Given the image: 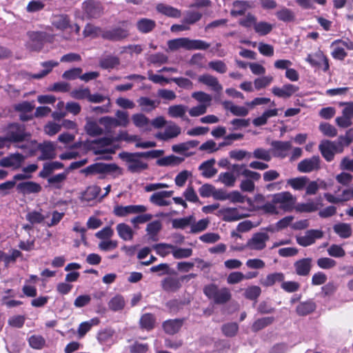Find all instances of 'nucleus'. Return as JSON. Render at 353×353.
<instances>
[{
  "label": "nucleus",
  "mask_w": 353,
  "mask_h": 353,
  "mask_svg": "<svg viewBox=\"0 0 353 353\" xmlns=\"http://www.w3.org/2000/svg\"><path fill=\"white\" fill-rule=\"evenodd\" d=\"M6 139L7 141L17 143V147L20 149H26L36 143L31 140V134L27 132L25 125L12 123L6 128Z\"/></svg>",
  "instance_id": "obj_1"
},
{
  "label": "nucleus",
  "mask_w": 353,
  "mask_h": 353,
  "mask_svg": "<svg viewBox=\"0 0 353 353\" xmlns=\"http://www.w3.org/2000/svg\"><path fill=\"white\" fill-rule=\"evenodd\" d=\"M232 170L236 173L237 176L242 175L246 178L240 184L241 190L243 192H252L255 188L253 181H259L261 179V174L248 169L243 164L232 165Z\"/></svg>",
  "instance_id": "obj_2"
},
{
  "label": "nucleus",
  "mask_w": 353,
  "mask_h": 353,
  "mask_svg": "<svg viewBox=\"0 0 353 353\" xmlns=\"http://www.w3.org/2000/svg\"><path fill=\"white\" fill-rule=\"evenodd\" d=\"M204 294L216 304H224L228 302L232 297L229 288L223 287L219 288L214 283L208 284L203 288Z\"/></svg>",
  "instance_id": "obj_3"
},
{
  "label": "nucleus",
  "mask_w": 353,
  "mask_h": 353,
  "mask_svg": "<svg viewBox=\"0 0 353 353\" xmlns=\"http://www.w3.org/2000/svg\"><path fill=\"white\" fill-rule=\"evenodd\" d=\"M92 143L97 145L93 147L95 154L102 155L100 157L102 159L110 160L112 159L111 154L115 152V149L112 145V139L108 137L101 138L94 141Z\"/></svg>",
  "instance_id": "obj_4"
},
{
  "label": "nucleus",
  "mask_w": 353,
  "mask_h": 353,
  "mask_svg": "<svg viewBox=\"0 0 353 353\" xmlns=\"http://www.w3.org/2000/svg\"><path fill=\"white\" fill-rule=\"evenodd\" d=\"M274 203L278 206L279 210L290 212L296 203V199L290 192H281L272 195Z\"/></svg>",
  "instance_id": "obj_5"
},
{
  "label": "nucleus",
  "mask_w": 353,
  "mask_h": 353,
  "mask_svg": "<svg viewBox=\"0 0 353 353\" xmlns=\"http://www.w3.org/2000/svg\"><path fill=\"white\" fill-rule=\"evenodd\" d=\"M319 148L322 156L327 161H331L334 154L342 152L343 149L341 143L328 140L322 141Z\"/></svg>",
  "instance_id": "obj_6"
},
{
  "label": "nucleus",
  "mask_w": 353,
  "mask_h": 353,
  "mask_svg": "<svg viewBox=\"0 0 353 353\" xmlns=\"http://www.w3.org/2000/svg\"><path fill=\"white\" fill-rule=\"evenodd\" d=\"M141 152L124 153L123 158L128 163V170L132 172H140L148 168V163L143 161Z\"/></svg>",
  "instance_id": "obj_7"
},
{
  "label": "nucleus",
  "mask_w": 353,
  "mask_h": 353,
  "mask_svg": "<svg viewBox=\"0 0 353 353\" xmlns=\"http://www.w3.org/2000/svg\"><path fill=\"white\" fill-rule=\"evenodd\" d=\"M25 160L26 156L21 153H10L0 159V166L17 170L21 168Z\"/></svg>",
  "instance_id": "obj_8"
},
{
  "label": "nucleus",
  "mask_w": 353,
  "mask_h": 353,
  "mask_svg": "<svg viewBox=\"0 0 353 353\" xmlns=\"http://www.w3.org/2000/svg\"><path fill=\"white\" fill-rule=\"evenodd\" d=\"M147 210V207L143 205H129L125 206L117 205L114 207L113 213L117 216L125 217L130 214L145 212Z\"/></svg>",
  "instance_id": "obj_9"
},
{
  "label": "nucleus",
  "mask_w": 353,
  "mask_h": 353,
  "mask_svg": "<svg viewBox=\"0 0 353 353\" xmlns=\"http://www.w3.org/2000/svg\"><path fill=\"white\" fill-rule=\"evenodd\" d=\"M82 9L85 17L97 18L103 13V6L100 1L96 0H87L82 3Z\"/></svg>",
  "instance_id": "obj_10"
},
{
  "label": "nucleus",
  "mask_w": 353,
  "mask_h": 353,
  "mask_svg": "<svg viewBox=\"0 0 353 353\" xmlns=\"http://www.w3.org/2000/svg\"><path fill=\"white\" fill-rule=\"evenodd\" d=\"M129 30L125 28L117 27L103 31L101 37L112 41H120L128 37Z\"/></svg>",
  "instance_id": "obj_11"
},
{
  "label": "nucleus",
  "mask_w": 353,
  "mask_h": 353,
  "mask_svg": "<svg viewBox=\"0 0 353 353\" xmlns=\"http://www.w3.org/2000/svg\"><path fill=\"white\" fill-rule=\"evenodd\" d=\"M323 232L320 230H309L305 232V235L296 236V240L299 245L307 247L314 244L316 239L323 237Z\"/></svg>",
  "instance_id": "obj_12"
},
{
  "label": "nucleus",
  "mask_w": 353,
  "mask_h": 353,
  "mask_svg": "<svg viewBox=\"0 0 353 353\" xmlns=\"http://www.w3.org/2000/svg\"><path fill=\"white\" fill-rule=\"evenodd\" d=\"M345 105L342 115L336 118V124L343 128L350 127L352 124L353 119V102L345 103Z\"/></svg>",
  "instance_id": "obj_13"
},
{
  "label": "nucleus",
  "mask_w": 353,
  "mask_h": 353,
  "mask_svg": "<svg viewBox=\"0 0 353 353\" xmlns=\"http://www.w3.org/2000/svg\"><path fill=\"white\" fill-rule=\"evenodd\" d=\"M320 168V157L313 156L311 158L301 161L297 165V170L302 173H309Z\"/></svg>",
  "instance_id": "obj_14"
},
{
  "label": "nucleus",
  "mask_w": 353,
  "mask_h": 353,
  "mask_svg": "<svg viewBox=\"0 0 353 353\" xmlns=\"http://www.w3.org/2000/svg\"><path fill=\"white\" fill-rule=\"evenodd\" d=\"M50 21L53 27L62 32L72 28L70 17L66 14H54Z\"/></svg>",
  "instance_id": "obj_15"
},
{
  "label": "nucleus",
  "mask_w": 353,
  "mask_h": 353,
  "mask_svg": "<svg viewBox=\"0 0 353 353\" xmlns=\"http://www.w3.org/2000/svg\"><path fill=\"white\" fill-rule=\"evenodd\" d=\"M269 235L265 232L254 234L248 241V247L254 250H261L266 246V242L269 240Z\"/></svg>",
  "instance_id": "obj_16"
},
{
  "label": "nucleus",
  "mask_w": 353,
  "mask_h": 353,
  "mask_svg": "<svg viewBox=\"0 0 353 353\" xmlns=\"http://www.w3.org/2000/svg\"><path fill=\"white\" fill-rule=\"evenodd\" d=\"M305 61L312 66L320 67L323 65V70L324 71H327L329 70L330 66L328 59L321 50H319L314 54H308Z\"/></svg>",
  "instance_id": "obj_17"
},
{
  "label": "nucleus",
  "mask_w": 353,
  "mask_h": 353,
  "mask_svg": "<svg viewBox=\"0 0 353 353\" xmlns=\"http://www.w3.org/2000/svg\"><path fill=\"white\" fill-rule=\"evenodd\" d=\"M174 192L172 190L157 192L150 196V201L157 206H168L172 203V202L170 200H168L167 199L172 196Z\"/></svg>",
  "instance_id": "obj_18"
},
{
  "label": "nucleus",
  "mask_w": 353,
  "mask_h": 353,
  "mask_svg": "<svg viewBox=\"0 0 353 353\" xmlns=\"http://www.w3.org/2000/svg\"><path fill=\"white\" fill-rule=\"evenodd\" d=\"M219 214L225 221H235L247 216V214L240 212V208H225L221 209Z\"/></svg>",
  "instance_id": "obj_19"
},
{
  "label": "nucleus",
  "mask_w": 353,
  "mask_h": 353,
  "mask_svg": "<svg viewBox=\"0 0 353 353\" xmlns=\"http://www.w3.org/2000/svg\"><path fill=\"white\" fill-rule=\"evenodd\" d=\"M299 90V87L290 83L284 84L281 88L274 86L272 88V92L280 98L288 99L291 97Z\"/></svg>",
  "instance_id": "obj_20"
},
{
  "label": "nucleus",
  "mask_w": 353,
  "mask_h": 353,
  "mask_svg": "<svg viewBox=\"0 0 353 353\" xmlns=\"http://www.w3.org/2000/svg\"><path fill=\"white\" fill-rule=\"evenodd\" d=\"M42 188L40 184L34 181H25L17 185V190L19 193L23 195L30 194H37L41 191Z\"/></svg>",
  "instance_id": "obj_21"
},
{
  "label": "nucleus",
  "mask_w": 353,
  "mask_h": 353,
  "mask_svg": "<svg viewBox=\"0 0 353 353\" xmlns=\"http://www.w3.org/2000/svg\"><path fill=\"white\" fill-rule=\"evenodd\" d=\"M273 152L275 157L285 158L288 155V151L292 148L290 141H274L272 142Z\"/></svg>",
  "instance_id": "obj_22"
},
{
  "label": "nucleus",
  "mask_w": 353,
  "mask_h": 353,
  "mask_svg": "<svg viewBox=\"0 0 353 353\" xmlns=\"http://www.w3.org/2000/svg\"><path fill=\"white\" fill-rule=\"evenodd\" d=\"M181 132V128L176 124L172 123L168 125L163 132L156 134L155 137L162 141H168L178 137Z\"/></svg>",
  "instance_id": "obj_23"
},
{
  "label": "nucleus",
  "mask_w": 353,
  "mask_h": 353,
  "mask_svg": "<svg viewBox=\"0 0 353 353\" xmlns=\"http://www.w3.org/2000/svg\"><path fill=\"white\" fill-rule=\"evenodd\" d=\"M116 168L114 164L97 163L88 166L83 170V172L86 174L105 173L114 170Z\"/></svg>",
  "instance_id": "obj_24"
},
{
  "label": "nucleus",
  "mask_w": 353,
  "mask_h": 353,
  "mask_svg": "<svg viewBox=\"0 0 353 353\" xmlns=\"http://www.w3.org/2000/svg\"><path fill=\"white\" fill-rule=\"evenodd\" d=\"M312 262L311 258H304L296 261L294 263L296 274L302 276L308 275L312 269Z\"/></svg>",
  "instance_id": "obj_25"
},
{
  "label": "nucleus",
  "mask_w": 353,
  "mask_h": 353,
  "mask_svg": "<svg viewBox=\"0 0 353 353\" xmlns=\"http://www.w3.org/2000/svg\"><path fill=\"white\" fill-rule=\"evenodd\" d=\"M198 81L199 83L210 87L214 92H219L223 90V86L219 82L218 79L210 74L200 75Z\"/></svg>",
  "instance_id": "obj_26"
},
{
  "label": "nucleus",
  "mask_w": 353,
  "mask_h": 353,
  "mask_svg": "<svg viewBox=\"0 0 353 353\" xmlns=\"http://www.w3.org/2000/svg\"><path fill=\"white\" fill-rule=\"evenodd\" d=\"M183 323V319H170L164 321L162 324V327L166 334L173 335L179 331Z\"/></svg>",
  "instance_id": "obj_27"
},
{
  "label": "nucleus",
  "mask_w": 353,
  "mask_h": 353,
  "mask_svg": "<svg viewBox=\"0 0 353 353\" xmlns=\"http://www.w3.org/2000/svg\"><path fill=\"white\" fill-rule=\"evenodd\" d=\"M156 21L148 19L141 18L137 20L136 23V28L137 30L142 34H148L151 32L156 27Z\"/></svg>",
  "instance_id": "obj_28"
},
{
  "label": "nucleus",
  "mask_w": 353,
  "mask_h": 353,
  "mask_svg": "<svg viewBox=\"0 0 353 353\" xmlns=\"http://www.w3.org/2000/svg\"><path fill=\"white\" fill-rule=\"evenodd\" d=\"M116 230L118 236L123 241H132L134 238V232L132 228L125 223L117 225Z\"/></svg>",
  "instance_id": "obj_29"
},
{
  "label": "nucleus",
  "mask_w": 353,
  "mask_h": 353,
  "mask_svg": "<svg viewBox=\"0 0 353 353\" xmlns=\"http://www.w3.org/2000/svg\"><path fill=\"white\" fill-rule=\"evenodd\" d=\"M327 188V183L321 179L316 181H310L308 179L307 185L305 187V194L314 195L316 194L319 189L326 190Z\"/></svg>",
  "instance_id": "obj_30"
},
{
  "label": "nucleus",
  "mask_w": 353,
  "mask_h": 353,
  "mask_svg": "<svg viewBox=\"0 0 353 353\" xmlns=\"http://www.w3.org/2000/svg\"><path fill=\"white\" fill-rule=\"evenodd\" d=\"M316 308V303L312 300L301 302L296 307L299 316H306L312 313Z\"/></svg>",
  "instance_id": "obj_31"
},
{
  "label": "nucleus",
  "mask_w": 353,
  "mask_h": 353,
  "mask_svg": "<svg viewBox=\"0 0 353 353\" xmlns=\"http://www.w3.org/2000/svg\"><path fill=\"white\" fill-rule=\"evenodd\" d=\"M222 104L225 110H230V112L235 116L245 117L249 113V110L247 108L236 105L230 101H225Z\"/></svg>",
  "instance_id": "obj_32"
},
{
  "label": "nucleus",
  "mask_w": 353,
  "mask_h": 353,
  "mask_svg": "<svg viewBox=\"0 0 353 353\" xmlns=\"http://www.w3.org/2000/svg\"><path fill=\"white\" fill-rule=\"evenodd\" d=\"M250 8H252V6L248 1H235L232 3L230 14L234 17L242 16Z\"/></svg>",
  "instance_id": "obj_33"
},
{
  "label": "nucleus",
  "mask_w": 353,
  "mask_h": 353,
  "mask_svg": "<svg viewBox=\"0 0 353 353\" xmlns=\"http://www.w3.org/2000/svg\"><path fill=\"white\" fill-rule=\"evenodd\" d=\"M214 163L215 160L212 159L200 165L199 169L202 172V175L204 177L212 178L216 174L217 170L214 167Z\"/></svg>",
  "instance_id": "obj_34"
},
{
  "label": "nucleus",
  "mask_w": 353,
  "mask_h": 353,
  "mask_svg": "<svg viewBox=\"0 0 353 353\" xmlns=\"http://www.w3.org/2000/svg\"><path fill=\"white\" fill-rule=\"evenodd\" d=\"M277 19L284 23H292L296 20L295 13L290 9L282 7L275 13Z\"/></svg>",
  "instance_id": "obj_35"
},
{
  "label": "nucleus",
  "mask_w": 353,
  "mask_h": 353,
  "mask_svg": "<svg viewBox=\"0 0 353 353\" xmlns=\"http://www.w3.org/2000/svg\"><path fill=\"white\" fill-rule=\"evenodd\" d=\"M30 41L28 43L29 49L33 51H39L43 47V35L40 32H32L30 34Z\"/></svg>",
  "instance_id": "obj_36"
},
{
  "label": "nucleus",
  "mask_w": 353,
  "mask_h": 353,
  "mask_svg": "<svg viewBox=\"0 0 353 353\" xmlns=\"http://www.w3.org/2000/svg\"><path fill=\"white\" fill-rule=\"evenodd\" d=\"M41 65L44 68L41 72L30 74L31 78L40 79L48 75L54 68L59 65V62L55 61H48L41 63Z\"/></svg>",
  "instance_id": "obj_37"
},
{
  "label": "nucleus",
  "mask_w": 353,
  "mask_h": 353,
  "mask_svg": "<svg viewBox=\"0 0 353 353\" xmlns=\"http://www.w3.org/2000/svg\"><path fill=\"white\" fill-rule=\"evenodd\" d=\"M285 279V275L282 272H274L267 275L265 279H261L260 283L265 287H270L277 282H281Z\"/></svg>",
  "instance_id": "obj_38"
},
{
  "label": "nucleus",
  "mask_w": 353,
  "mask_h": 353,
  "mask_svg": "<svg viewBox=\"0 0 353 353\" xmlns=\"http://www.w3.org/2000/svg\"><path fill=\"white\" fill-rule=\"evenodd\" d=\"M68 172L65 171L52 176L48 179V183L50 185L55 189H61L63 186L64 182L67 179Z\"/></svg>",
  "instance_id": "obj_39"
},
{
  "label": "nucleus",
  "mask_w": 353,
  "mask_h": 353,
  "mask_svg": "<svg viewBox=\"0 0 353 353\" xmlns=\"http://www.w3.org/2000/svg\"><path fill=\"white\" fill-rule=\"evenodd\" d=\"M100 191V187L95 185H90L82 193L81 199L88 202L94 201L99 196Z\"/></svg>",
  "instance_id": "obj_40"
},
{
  "label": "nucleus",
  "mask_w": 353,
  "mask_h": 353,
  "mask_svg": "<svg viewBox=\"0 0 353 353\" xmlns=\"http://www.w3.org/2000/svg\"><path fill=\"white\" fill-rule=\"evenodd\" d=\"M63 168V164L58 161L48 162L43 164L39 176L42 178H47L52 172Z\"/></svg>",
  "instance_id": "obj_41"
},
{
  "label": "nucleus",
  "mask_w": 353,
  "mask_h": 353,
  "mask_svg": "<svg viewBox=\"0 0 353 353\" xmlns=\"http://www.w3.org/2000/svg\"><path fill=\"white\" fill-rule=\"evenodd\" d=\"M232 169V166L231 167ZM236 173L232 170V172H221L219 175L218 180L228 187H233L236 181Z\"/></svg>",
  "instance_id": "obj_42"
},
{
  "label": "nucleus",
  "mask_w": 353,
  "mask_h": 353,
  "mask_svg": "<svg viewBox=\"0 0 353 353\" xmlns=\"http://www.w3.org/2000/svg\"><path fill=\"white\" fill-rule=\"evenodd\" d=\"M333 230L336 234L343 239L349 238L352 235V228L349 223H336L333 226Z\"/></svg>",
  "instance_id": "obj_43"
},
{
  "label": "nucleus",
  "mask_w": 353,
  "mask_h": 353,
  "mask_svg": "<svg viewBox=\"0 0 353 353\" xmlns=\"http://www.w3.org/2000/svg\"><path fill=\"white\" fill-rule=\"evenodd\" d=\"M41 155L39 157L41 160L51 159L55 157V148L53 143L45 142L40 148Z\"/></svg>",
  "instance_id": "obj_44"
},
{
  "label": "nucleus",
  "mask_w": 353,
  "mask_h": 353,
  "mask_svg": "<svg viewBox=\"0 0 353 353\" xmlns=\"http://www.w3.org/2000/svg\"><path fill=\"white\" fill-rule=\"evenodd\" d=\"M195 221V218L193 215H190L186 217L174 219L172 220V226L175 229L183 230L188 226H190L192 223Z\"/></svg>",
  "instance_id": "obj_45"
},
{
  "label": "nucleus",
  "mask_w": 353,
  "mask_h": 353,
  "mask_svg": "<svg viewBox=\"0 0 353 353\" xmlns=\"http://www.w3.org/2000/svg\"><path fill=\"white\" fill-rule=\"evenodd\" d=\"M132 120L136 127L143 128L145 130H150V121L149 119L143 114H135L132 117Z\"/></svg>",
  "instance_id": "obj_46"
},
{
  "label": "nucleus",
  "mask_w": 353,
  "mask_h": 353,
  "mask_svg": "<svg viewBox=\"0 0 353 353\" xmlns=\"http://www.w3.org/2000/svg\"><path fill=\"white\" fill-rule=\"evenodd\" d=\"M157 10L159 12L170 17L179 18L181 16L180 10L168 5L158 4Z\"/></svg>",
  "instance_id": "obj_47"
},
{
  "label": "nucleus",
  "mask_w": 353,
  "mask_h": 353,
  "mask_svg": "<svg viewBox=\"0 0 353 353\" xmlns=\"http://www.w3.org/2000/svg\"><path fill=\"white\" fill-rule=\"evenodd\" d=\"M161 286L165 291L175 292L181 288V283L178 279L168 277L162 281Z\"/></svg>",
  "instance_id": "obj_48"
},
{
  "label": "nucleus",
  "mask_w": 353,
  "mask_h": 353,
  "mask_svg": "<svg viewBox=\"0 0 353 353\" xmlns=\"http://www.w3.org/2000/svg\"><path fill=\"white\" fill-rule=\"evenodd\" d=\"M188 107L182 105H173L168 108V114L172 118L183 119L186 113Z\"/></svg>",
  "instance_id": "obj_49"
},
{
  "label": "nucleus",
  "mask_w": 353,
  "mask_h": 353,
  "mask_svg": "<svg viewBox=\"0 0 353 353\" xmlns=\"http://www.w3.org/2000/svg\"><path fill=\"white\" fill-rule=\"evenodd\" d=\"M99 323L98 318H93L89 321L81 323L77 330L79 338H83L87 332H88L93 325H97Z\"/></svg>",
  "instance_id": "obj_50"
},
{
  "label": "nucleus",
  "mask_w": 353,
  "mask_h": 353,
  "mask_svg": "<svg viewBox=\"0 0 353 353\" xmlns=\"http://www.w3.org/2000/svg\"><path fill=\"white\" fill-rule=\"evenodd\" d=\"M184 159L174 155H170L157 160V163L160 166H174L180 164Z\"/></svg>",
  "instance_id": "obj_51"
},
{
  "label": "nucleus",
  "mask_w": 353,
  "mask_h": 353,
  "mask_svg": "<svg viewBox=\"0 0 353 353\" xmlns=\"http://www.w3.org/2000/svg\"><path fill=\"white\" fill-rule=\"evenodd\" d=\"M307 176H299L287 180V184L295 190H302L307 185Z\"/></svg>",
  "instance_id": "obj_52"
},
{
  "label": "nucleus",
  "mask_w": 353,
  "mask_h": 353,
  "mask_svg": "<svg viewBox=\"0 0 353 353\" xmlns=\"http://www.w3.org/2000/svg\"><path fill=\"white\" fill-rule=\"evenodd\" d=\"M155 321L156 319L153 314L150 313L144 314L140 319V326L142 329L151 330L154 327Z\"/></svg>",
  "instance_id": "obj_53"
},
{
  "label": "nucleus",
  "mask_w": 353,
  "mask_h": 353,
  "mask_svg": "<svg viewBox=\"0 0 353 353\" xmlns=\"http://www.w3.org/2000/svg\"><path fill=\"white\" fill-rule=\"evenodd\" d=\"M26 219L32 225L40 224L44 222L46 216L41 213V210L40 211L32 210L27 213Z\"/></svg>",
  "instance_id": "obj_54"
},
{
  "label": "nucleus",
  "mask_w": 353,
  "mask_h": 353,
  "mask_svg": "<svg viewBox=\"0 0 353 353\" xmlns=\"http://www.w3.org/2000/svg\"><path fill=\"white\" fill-rule=\"evenodd\" d=\"M29 345L34 350H41L46 345V339L39 334H33L28 338Z\"/></svg>",
  "instance_id": "obj_55"
},
{
  "label": "nucleus",
  "mask_w": 353,
  "mask_h": 353,
  "mask_svg": "<svg viewBox=\"0 0 353 353\" xmlns=\"http://www.w3.org/2000/svg\"><path fill=\"white\" fill-rule=\"evenodd\" d=\"M274 321V318L273 316H266L259 319L254 322L252 330L254 332H258L271 325Z\"/></svg>",
  "instance_id": "obj_56"
},
{
  "label": "nucleus",
  "mask_w": 353,
  "mask_h": 353,
  "mask_svg": "<svg viewBox=\"0 0 353 353\" xmlns=\"http://www.w3.org/2000/svg\"><path fill=\"white\" fill-rule=\"evenodd\" d=\"M187 50H206L210 46V44L205 41L200 39L192 40L188 38H187Z\"/></svg>",
  "instance_id": "obj_57"
},
{
  "label": "nucleus",
  "mask_w": 353,
  "mask_h": 353,
  "mask_svg": "<svg viewBox=\"0 0 353 353\" xmlns=\"http://www.w3.org/2000/svg\"><path fill=\"white\" fill-rule=\"evenodd\" d=\"M153 249L157 254L162 257H165L170 253H173V245L161 243L153 245Z\"/></svg>",
  "instance_id": "obj_58"
},
{
  "label": "nucleus",
  "mask_w": 353,
  "mask_h": 353,
  "mask_svg": "<svg viewBox=\"0 0 353 353\" xmlns=\"http://www.w3.org/2000/svg\"><path fill=\"white\" fill-rule=\"evenodd\" d=\"M199 144V141L192 140L187 142L175 144L172 146V150L173 152L176 153H182L184 152L190 148H195Z\"/></svg>",
  "instance_id": "obj_59"
},
{
  "label": "nucleus",
  "mask_w": 353,
  "mask_h": 353,
  "mask_svg": "<svg viewBox=\"0 0 353 353\" xmlns=\"http://www.w3.org/2000/svg\"><path fill=\"white\" fill-rule=\"evenodd\" d=\"M125 304L124 298L121 295L117 294L110 299L108 307L112 311H119L123 309Z\"/></svg>",
  "instance_id": "obj_60"
},
{
  "label": "nucleus",
  "mask_w": 353,
  "mask_h": 353,
  "mask_svg": "<svg viewBox=\"0 0 353 353\" xmlns=\"http://www.w3.org/2000/svg\"><path fill=\"white\" fill-rule=\"evenodd\" d=\"M193 250L192 248H183L173 245L172 256L176 259H186L192 255Z\"/></svg>",
  "instance_id": "obj_61"
},
{
  "label": "nucleus",
  "mask_w": 353,
  "mask_h": 353,
  "mask_svg": "<svg viewBox=\"0 0 353 353\" xmlns=\"http://www.w3.org/2000/svg\"><path fill=\"white\" fill-rule=\"evenodd\" d=\"M187 38H179L168 41V49L167 51H175L182 48L187 50Z\"/></svg>",
  "instance_id": "obj_62"
},
{
  "label": "nucleus",
  "mask_w": 353,
  "mask_h": 353,
  "mask_svg": "<svg viewBox=\"0 0 353 353\" xmlns=\"http://www.w3.org/2000/svg\"><path fill=\"white\" fill-rule=\"evenodd\" d=\"M139 105L141 107V110L143 112H151L154 109H155L158 103H156V101L154 100H152L148 97H142L139 99L138 100Z\"/></svg>",
  "instance_id": "obj_63"
},
{
  "label": "nucleus",
  "mask_w": 353,
  "mask_h": 353,
  "mask_svg": "<svg viewBox=\"0 0 353 353\" xmlns=\"http://www.w3.org/2000/svg\"><path fill=\"white\" fill-rule=\"evenodd\" d=\"M192 97L199 102L201 105H205L208 107L211 105L212 97L204 92H194L192 94Z\"/></svg>",
  "instance_id": "obj_64"
}]
</instances>
